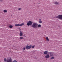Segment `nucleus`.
Masks as SVG:
<instances>
[{
	"instance_id": "nucleus-8",
	"label": "nucleus",
	"mask_w": 62,
	"mask_h": 62,
	"mask_svg": "<svg viewBox=\"0 0 62 62\" xmlns=\"http://www.w3.org/2000/svg\"><path fill=\"white\" fill-rule=\"evenodd\" d=\"M48 53V51H45L44 52V54H47Z\"/></svg>"
},
{
	"instance_id": "nucleus-20",
	"label": "nucleus",
	"mask_w": 62,
	"mask_h": 62,
	"mask_svg": "<svg viewBox=\"0 0 62 62\" xmlns=\"http://www.w3.org/2000/svg\"><path fill=\"white\" fill-rule=\"evenodd\" d=\"M25 47L23 48V50L24 51V50H25Z\"/></svg>"
},
{
	"instance_id": "nucleus-12",
	"label": "nucleus",
	"mask_w": 62,
	"mask_h": 62,
	"mask_svg": "<svg viewBox=\"0 0 62 62\" xmlns=\"http://www.w3.org/2000/svg\"><path fill=\"white\" fill-rule=\"evenodd\" d=\"M9 27L11 28H12V27H13V26L11 25H10L9 26Z\"/></svg>"
},
{
	"instance_id": "nucleus-2",
	"label": "nucleus",
	"mask_w": 62,
	"mask_h": 62,
	"mask_svg": "<svg viewBox=\"0 0 62 62\" xmlns=\"http://www.w3.org/2000/svg\"><path fill=\"white\" fill-rule=\"evenodd\" d=\"M56 18H57L58 19H60V20L62 19V15H58V16L56 17Z\"/></svg>"
},
{
	"instance_id": "nucleus-3",
	"label": "nucleus",
	"mask_w": 62,
	"mask_h": 62,
	"mask_svg": "<svg viewBox=\"0 0 62 62\" xmlns=\"http://www.w3.org/2000/svg\"><path fill=\"white\" fill-rule=\"evenodd\" d=\"M32 24V23L31 21H29L27 23V25L28 26H29V25H31Z\"/></svg>"
},
{
	"instance_id": "nucleus-16",
	"label": "nucleus",
	"mask_w": 62,
	"mask_h": 62,
	"mask_svg": "<svg viewBox=\"0 0 62 62\" xmlns=\"http://www.w3.org/2000/svg\"><path fill=\"white\" fill-rule=\"evenodd\" d=\"M38 27H41V25L40 24H39L38 25Z\"/></svg>"
},
{
	"instance_id": "nucleus-19",
	"label": "nucleus",
	"mask_w": 62,
	"mask_h": 62,
	"mask_svg": "<svg viewBox=\"0 0 62 62\" xmlns=\"http://www.w3.org/2000/svg\"><path fill=\"white\" fill-rule=\"evenodd\" d=\"M31 47H32V48H34V47H35V46H31Z\"/></svg>"
},
{
	"instance_id": "nucleus-10",
	"label": "nucleus",
	"mask_w": 62,
	"mask_h": 62,
	"mask_svg": "<svg viewBox=\"0 0 62 62\" xmlns=\"http://www.w3.org/2000/svg\"><path fill=\"white\" fill-rule=\"evenodd\" d=\"M4 13H7V10H4L3 11Z\"/></svg>"
},
{
	"instance_id": "nucleus-14",
	"label": "nucleus",
	"mask_w": 62,
	"mask_h": 62,
	"mask_svg": "<svg viewBox=\"0 0 62 62\" xmlns=\"http://www.w3.org/2000/svg\"><path fill=\"white\" fill-rule=\"evenodd\" d=\"M23 37H20L19 38L20 39H23Z\"/></svg>"
},
{
	"instance_id": "nucleus-7",
	"label": "nucleus",
	"mask_w": 62,
	"mask_h": 62,
	"mask_svg": "<svg viewBox=\"0 0 62 62\" xmlns=\"http://www.w3.org/2000/svg\"><path fill=\"white\" fill-rule=\"evenodd\" d=\"M50 57V56L49 55H46L45 56V57L46 58H48Z\"/></svg>"
},
{
	"instance_id": "nucleus-21",
	"label": "nucleus",
	"mask_w": 62,
	"mask_h": 62,
	"mask_svg": "<svg viewBox=\"0 0 62 62\" xmlns=\"http://www.w3.org/2000/svg\"><path fill=\"white\" fill-rule=\"evenodd\" d=\"M51 59H54V57H52L51 58Z\"/></svg>"
},
{
	"instance_id": "nucleus-17",
	"label": "nucleus",
	"mask_w": 62,
	"mask_h": 62,
	"mask_svg": "<svg viewBox=\"0 0 62 62\" xmlns=\"http://www.w3.org/2000/svg\"><path fill=\"white\" fill-rule=\"evenodd\" d=\"M39 23H42V21L41 20H40L39 21Z\"/></svg>"
},
{
	"instance_id": "nucleus-1",
	"label": "nucleus",
	"mask_w": 62,
	"mask_h": 62,
	"mask_svg": "<svg viewBox=\"0 0 62 62\" xmlns=\"http://www.w3.org/2000/svg\"><path fill=\"white\" fill-rule=\"evenodd\" d=\"M32 27L33 28H37L38 27V23H34L32 25Z\"/></svg>"
},
{
	"instance_id": "nucleus-18",
	"label": "nucleus",
	"mask_w": 62,
	"mask_h": 62,
	"mask_svg": "<svg viewBox=\"0 0 62 62\" xmlns=\"http://www.w3.org/2000/svg\"><path fill=\"white\" fill-rule=\"evenodd\" d=\"M4 60L5 62H6V61H7V59H6V58H4Z\"/></svg>"
},
{
	"instance_id": "nucleus-6",
	"label": "nucleus",
	"mask_w": 62,
	"mask_h": 62,
	"mask_svg": "<svg viewBox=\"0 0 62 62\" xmlns=\"http://www.w3.org/2000/svg\"><path fill=\"white\" fill-rule=\"evenodd\" d=\"M32 47V46L31 45H30L29 46H26V49L27 50H29L30 48H31Z\"/></svg>"
},
{
	"instance_id": "nucleus-15",
	"label": "nucleus",
	"mask_w": 62,
	"mask_h": 62,
	"mask_svg": "<svg viewBox=\"0 0 62 62\" xmlns=\"http://www.w3.org/2000/svg\"><path fill=\"white\" fill-rule=\"evenodd\" d=\"M46 39L48 41H49V39H48V37H46Z\"/></svg>"
},
{
	"instance_id": "nucleus-9",
	"label": "nucleus",
	"mask_w": 62,
	"mask_h": 62,
	"mask_svg": "<svg viewBox=\"0 0 62 62\" xmlns=\"http://www.w3.org/2000/svg\"><path fill=\"white\" fill-rule=\"evenodd\" d=\"M49 53L50 56H53V54H52V52H50Z\"/></svg>"
},
{
	"instance_id": "nucleus-23",
	"label": "nucleus",
	"mask_w": 62,
	"mask_h": 62,
	"mask_svg": "<svg viewBox=\"0 0 62 62\" xmlns=\"http://www.w3.org/2000/svg\"><path fill=\"white\" fill-rule=\"evenodd\" d=\"M0 2H3V0H0Z\"/></svg>"
},
{
	"instance_id": "nucleus-22",
	"label": "nucleus",
	"mask_w": 62,
	"mask_h": 62,
	"mask_svg": "<svg viewBox=\"0 0 62 62\" xmlns=\"http://www.w3.org/2000/svg\"><path fill=\"white\" fill-rule=\"evenodd\" d=\"M21 9H22V8H19L18 9V10H21Z\"/></svg>"
},
{
	"instance_id": "nucleus-4",
	"label": "nucleus",
	"mask_w": 62,
	"mask_h": 62,
	"mask_svg": "<svg viewBox=\"0 0 62 62\" xmlns=\"http://www.w3.org/2000/svg\"><path fill=\"white\" fill-rule=\"evenodd\" d=\"M24 25V23H22L20 24H17L15 25V26H21L22 25Z\"/></svg>"
},
{
	"instance_id": "nucleus-5",
	"label": "nucleus",
	"mask_w": 62,
	"mask_h": 62,
	"mask_svg": "<svg viewBox=\"0 0 62 62\" xmlns=\"http://www.w3.org/2000/svg\"><path fill=\"white\" fill-rule=\"evenodd\" d=\"M7 62H13L12 61V60L11 59V58H9L7 59Z\"/></svg>"
},
{
	"instance_id": "nucleus-11",
	"label": "nucleus",
	"mask_w": 62,
	"mask_h": 62,
	"mask_svg": "<svg viewBox=\"0 0 62 62\" xmlns=\"http://www.w3.org/2000/svg\"><path fill=\"white\" fill-rule=\"evenodd\" d=\"M58 2L57 1L54 2L55 4H56V5H58Z\"/></svg>"
},
{
	"instance_id": "nucleus-13",
	"label": "nucleus",
	"mask_w": 62,
	"mask_h": 62,
	"mask_svg": "<svg viewBox=\"0 0 62 62\" xmlns=\"http://www.w3.org/2000/svg\"><path fill=\"white\" fill-rule=\"evenodd\" d=\"M20 36H22L23 35V32H20Z\"/></svg>"
}]
</instances>
